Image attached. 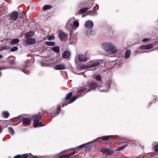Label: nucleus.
<instances>
[{"instance_id": "9d476101", "label": "nucleus", "mask_w": 158, "mask_h": 158, "mask_svg": "<svg viewBox=\"0 0 158 158\" xmlns=\"http://www.w3.org/2000/svg\"><path fill=\"white\" fill-rule=\"evenodd\" d=\"M98 9V7L97 6H94L93 9L92 10H90L88 12V14L90 15L93 16L96 14V11Z\"/></svg>"}, {"instance_id": "2f4dec72", "label": "nucleus", "mask_w": 158, "mask_h": 158, "mask_svg": "<svg viewBox=\"0 0 158 158\" xmlns=\"http://www.w3.org/2000/svg\"><path fill=\"white\" fill-rule=\"evenodd\" d=\"M18 48L17 47H14L10 49V51L11 52H14L17 51L18 49Z\"/></svg>"}, {"instance_id": "f3484780", "label": "nucleus", "mask_w": 158, "mask_h": 158, "mask_svg": "<svg viewBox=\"0 0 158 158\" xmlns=\"http://www.w3.org/2000/svg\"><path fill=\"white\" fill-rule=\"evenodd\" d=\"M71 27L72 28H75L77 27L79 25V23L78 21L77 20H75L73 23L71 24L70 25Z\"/></svg>"}, {"instance_id": "4c0bfd02", "label": "nucleus", "mask_w": 158, "mask_h": 158, "mask_svg": "<svg viewBox=\"0 0 158 158\" xmlns=\"http://www.w3.org/2000/svg\"><path fill=\"white\" fill-rule=\"evenodd\" d=\"M88 65H83L81 66V68L83 69L89 68L88 67Z\"/></svg>"}, {"instance_id": "a211bd4d", "label": "nucleus", "mask_w": 158, "mask_h": 158, "mask_svg": "<svg viewBox=\"0 0 158 158\" xmlns=\"http://www.w3.org/2000/svg\"><path fill=\"white\" fill-rule=\"evenodd\" d=\"M70 56V52L68 51H64L62 55L63 57L65 59L69 58Z\"/></svg>"}, {"instance_id": "aec40b11", "label": "nucleus", "mask_w": 158, "mask_h": 158, "mask_svg": "<svg viewBox=\"0 0 158 158\" xmlns=\"http://www.w3.org/2000/svg\"><path fill=\"white\" fill-rule=\"evenodd\" d=\"M19 19H23L24 20L25 19V20H29L30 19L29 18H27V16H26L23 13L22 14H19Z\"/></svg>"}, {"instance_id": "7ed1b4c3", "label": "nucleus", "mask_w": 158, "mask_h": 158, "mask_svg": "<svg viewBox=\"0 0 158 158\" xmlns=\"http://www.w3.org/2000/svg\"><path fill=\"white\" fill-rule=\"evenodd\" d=\"M41 118V116L38 115H34L31 117V119H34V122L33 123L34 126L36 127L38 126L40 127L43 126L44 125L39 120Z\"/></svg>"}, {"instance_id": "6ab92c4d", "label": "nucleus", "mask_w": 158, "mask_h": 158, "mask_svg": "<svg viewBox=\"0 0 158 158\" xmlns=\"http://www.w3.org/2000/svg\"><path fill=\"white\" fill-rule=\"evenodd\" d=\"M31 119L27 118H23V123L24 124L29 125L31 124Z\"/></svg>"}, {"instance_id": "7c9ffc66", "label": "nucleus", "mask_w": 158, "mask_h": 158, "mask_svg": "<svg viewBox=\"0 0 158 158\" xmlns=\"http://www.w3.org/2000/svg\"><path fill=\"white\" fill-rule=\"evenodd\" d=\"M87 145V144H83L79 146L78 147L75 148L76 150H77L78 148H81L83 147H85Z\"/></svg>"}, {"instance_id": "de8ad7c7", "label": "nucleus", "mask_w": 158, "mask_h": 158, "mask_svg": "<svg viewBox=\"0 0 158 158\" xmlns=\"http://www.w3.org/2000/svg\"><path fill=\"white\" fill-rule=\"evenodd\" d=\"M100 91H104V92H106V91H107V90H100Z\"/></svg>"}, {"instance_id": "5fc2aeb1", "label": "nucleus", "mask_w": 158, "mask_h": 158, "mask_svg": "<svg viewBox=\"0 0 158 158\" xmlns=\"http://www.w3.org/2000/svg\"><path fill=\"white\" fill-rule=\"evenodd\" d=\"M1 73L0 72V76H1Z\"/></svg>"}, {"instance_id": "f257e3e1", "label": "nucleus", "mask_w": 158, "mask_h": 158, "mask_svg": "<svg viewBox=\"0 0 158 158\" xmlns=\"http://www.w3.org/2000/svg\"><path fill=\"white\" fill-rule=\"evenodd\" d=\"M102 47L106 52L111 51L112 53L117 52L118 50L111 43L107 42L102 44Z\"/></svg>"}, {"instance_id": "c85d7f7f", "label": "nucleus", "mask_w": 158, "mask_h": 158, "mask_svg": "<svg viewBox=\"0 0 158 158\" xmlns=\"http://www.w3.org/2000/svg\"><path fill=\"white\" fill-rule=\"evenodd\" d=\"M8 129L9 133L11 135H13L14 133V131L13 128L11 127H9Z\"/></svg>"}, {"instance_id": "f8f14e48", "label": "nucleus", "mask_w": 158, "mask_h": 158, "mask_svg": "<svg viewBox=\"0 0 158 158\" xmlns=\"http://www.w3.org/2000/svg\"><path fill=\"white\" fill-rule=\"evenodd\" d=\"M35 32L33 31H30L25 34L24 37L26 39L29 38L30 37L33 36Z\"/></svg>"}, {"instance_id": "4468645a", "label": "nucleus", "mask_w": 158, "mask_h": 158, "mask_svg": "<svg viewBox=\"0 0 158 158\" xmlns=\"http://www.w3.org/2000/svg\"><path fill=\"white\" fill-rule=\"evenodd\" d=\"M101 63L98 61H95L94 62L88 65V67L89 68L92 67H95L98 66Z\"/></svg>"}, {"instance_id": "2eb2a0df", "label": "nucleus", "mask_w": 158, "mask_h": 158, "mask_svg": "<svg viewBox=\"0 0 158 158\" xmlns=\"http://www.w3.org/2000/svg\"><path fill=\"white\" fill-rule=\"evenodd\" d=\"M90 9V8L89 7H85L79 10L77 14H83L86 12L88 10Z\"/></svg>"}, {"instance_id": "4be33fe9", "label": "nucleus", "mask_w": 158, "mask_h": 158, "mask_svg": "<svg viewBox=\"0 0 158 158\" xmlns=\"http://www.w3.org/2000/svg\"><path fill=\"white\" fill-rule=\"evenodd\" d=\"M97 84L95 82H91L89 84V87L91 89H94L97 86Z\"/></svg>"}, {"instance_id": "cd10ccee", "label": "nucleus", "mask_w": 158, "mask_h": 158, "mask_svg": "<svg viewBox=\"0 0 158 158\" xmlns=\"http://www.w3.org/2000/svg\"><path fill=\"white\" fill-rule=\"evenodd\" d=\"M2 114L3 116L5 118H7L9 115V113L6 111L2 112Z\"/></svg>"}, {"instance_id": "3c124183", "label": "nucleus", "mask_w": 158, "mask_h": 158, "mask_svg": "<svg viewBox=\"0 0 158 158\" xmlns=\"http://www.w3.org/2000/svg\"><path fill=\"white\" fill-rule=\"evenodd\" d=\"M2 129L1 128H0V133H1L2 132Z\"/></svg>"}, {"instance_id": "58836bf2", "label": "nucleus", "mask_w": 158, "mask_h": 158, "mask_svg": "<svg viewBox=\"0 0 158 158\" xmlns=\"http://www.w3.org/2000/svg\"><path fill=\"white\" fill-rule=\"evenodd\" d=\"M73 150L74 151V152H73L71 153H70V154H68V155L69 156V158L70 157V156H72V155H73V154H74L75 153V152L74 151L75 150H76V149H75V148H73Z\"/></svg>"}, {"instance_id": "c756f323", "label": "nucleus", "mask_w": 158, "mask_h": 158, "mask_svg": "<svg viewBox=\"0 0 158 158\" xmlns=\"http://www.w3.org/2000/svg\"><path fill=\"white\" fill-rule=\"evenodd\" d=\"M127 146V145H125V146H122L117 148L116 149V151H120L125 148Z\"/></svg>"}, {"instance_id": "37998d69", "label": "nucleus", "mask_w": 158, "mask_h": 158, "mask_svg": "<svg viewBox=\"0 0 158 158\" xmlns=\"http://www.w3.org/2000/svg\"><path fill=\"white\" fill-rule=\"evenodd\" d=\"M93 4H92L90 6H88V7H89L91 9L93 6Z\"/></svg>"}, {"instance_id": "a18cd8bd", "label": "nucleus", "mask_w": 158, "mask_h": 158, "mask_svg": "<svg viewBox=\"0 0 158 158\" xmlns=\"http://www.w3.org/2000/svg\"><path fill=\"white\" fill-rule=\"evenodd\" d=\"M66 151V150H64L63 151H62V152H60V154L62 153L63 152H65Z\"/></svg>"}, {"instance_id": "0eeeda50", "label": "nucleus", "mask_w": 158, "mask_h": 158, "mask_svg": "<svg viewBox=\"0 0 158 158\" xmlns=\"http://www.w3.org/2000/svg\"><path fill=\"white\" fill-rule=\"evenodd\" d=\"M78 57L79 61L80 62L86 61L88 60V58L87 56L82 54L78 55Z\"/></svg>"}, {"instance_id": "1a4fd4ad", "label": "nucleus", "mask_w": 158, "mask_h": 158, "mask_svg": "<svg viewBox=\"0 0 158 158\" xmlns=\"http://www.w3.org/2000/svg\"><path fill=\"white\" fill-rule=\"evenodd\" d=\"M154 45L152 44H150L146 45H143L141 46L139 48L142 49H149L152 48Z\"/></svg>"}, {"instance_id": "473e14b6", "label": "nucleus", "mask_w": 158, "mask_h": 158, "mask_svg": "<svg viewBox=\"0 0 158 158\" xmlns=\"http://www.w3.org/2000/svg\"><path fill=\"white\" fill-rule=\"evenodd\" d=\"M110 136H106L99 137V138H101L102 139V140H107L108 139L109 137Z\"/></svg>"}, {"instance_id": "e433bc0d", "label": "nucleus", "mask_w": 158, "mask_h": 158, "mask_svg": "<svg viewBox=\"0 0 158 158\" xmlns=\"http://www.w3.org/2000/svg\"><path fill=\"white\" fill-rule=\"evenodd\" d=\"M154 150L155 152H158V144L155 145L154 148Z\"/></svg>"}, {"instance_id": "49530a36", "label": "nucleus", "mask_w": 158, "mask_h": 158, "mask_svg": "<svg viewBox=\"0 0 158 158\" xmlns=\"http://www.w3.org/2000/svg\"><path fill=\"white\" fill-rule=\"evenodd\" d=\"M32 158H38V157L36 156H34L32 157Z\"/></svg>"}, {"instance_id": "5701e85b", "label": "nucleus", "mask_w": 158, "mask_h": 158, "mask_svg": "<svg viewBox=\"0 0 158 158\" xmlns=\"http://www.w3.org/2000/svg\"><path fill=\"white\" fill-rule=\"evenodd\" d=\"M52 5H44L43 7V9L44 10H47L49 9L52 8Z\"/></svg>"}, {"instance_id": "20e7f679", "label": "nucleus", "mask_w": 158, "mask_h": 158, "mask_svg": "<svg viewBox=\"0 0 158 158\" xmlns=\"http://www.w3.org/2000/svg\"><path fill=\"white\" fill-rule=\"evenodd\" d=\"M10 20H16L19 16V13L17 11H14L9 15Z\"/></svg>"}, {"instance_id": "ddd939ff", "label": "nucleus", "mask_w": 158, "mask_h": 158, "mask_svg": "<svg viewBox=\"0 0 158 158\" xmlns=\"http://www.w3.org/2000/svg\"><path fill=\"white\" fill-rule=\"evenodd\" d=\"M59 38L62 41H65L68 39L67 35L64 32L61 33L59 35Z\"/></svg>"}, {"instance_id": "412c9836", "label": "nucleus", "mask_w": 158, "mask_h": 158, "mask_svg": "<svg viewBox=\"0 0 158 158\" xmlns=\"http://www.w3.org/2000/svg\"><path fill=\"white\" fill-rule=\"evenodd\" d=\"M19 41L18 39H15L12 40L10 41V44L12 45H14L18 44Z\"/></svg>"}, {"instance_id": "ea45409f", "label": "nucleus", "mask_w": 158, "mask_h": 158, "mask_svg": "<svg viewBox=\"0 0 158 158\" xmlns=\"http://www.w3.org/2000/svg\"><path fill=\"white\" fill-rule=\"evenodd\" d=\"M150 40L149 39H148L147 38H145V39H143L142 40V41L143 42H147L148 41H149Z\"/></svg>"}, {"instance_id": "39448f33", "label": "nucleus", "mask_w": 158, "mask_h": 158, "mask_svg": "<svg viewBox=\"0 0 158 158\" xmlns=\"http://www.w3.org/2000/svg\"><path fill=\"white\" fill-rule=\"evenodd\" d=\"M101 151L104 154L106 155H111L113 153V151L111 150L105 148L101 149Z\"/></svg>"}, {"instance_id": "c03bdc74", "label": "nucleus", "mask_w": 158, "mask_h": 158, "mask_svg": "<svg viewBox=\"0 0 158 158\" xmlns=\"http://www.w3.org/2000/svg\"><path fill=\"white\" fill-rule=\"evenodd\" d=\"M56 113L55 114V115H58V114H59V112L58 111H56Z\"/></svg>"}, {"instance_id": "8fccbe9b", "label": "nucleus", "mask_w": 158, "mask_h": 158, "mask_svg": "<svg viewBox=\"0 0 158 158\" xmlns=\"http://www.w3.org/2000/svg\"><path fill=\"white\" fill-rule=\"evenodd\" d=\"M86 15H82V17H84V16H85Z\"/></svg>"}, {"instance_id": "393cba45", "label": "nucleus", "mask_w": 158, "mask_h": 158, "mask_svg": "<svg viewBox=\"0 0 158 158\" xmlns=\"http://www.w3.org/2000/svg\"><path fill=\"white\" fill-rule=\"evenodd\" d=\"M93 77L98 81H100L101 79V77L99 75H95L93 76Z\"/></svg>"}, {"instance_id": "a878e982", "label": "nucleus", "mask_w": 158, "mask_h": 158, "mask_svg": "<svg viewBox=\"0 0 158 158\" xmlns=\"http://www.w3.org/2000/svg\"><path fill=\"white\" fill-rule=\"evenodd\" d=\"M52 50L56 52H58L60 51L59 47L55 46L52 48Z\"/></svg>"}, {"instance_id": "6e6552de", "label": "nucleus", "mask_w": 158, "mask_h": 158, "mask_svg": "<svg viewBox=\"0 0 158 158\" xmlns=\"http://www.w3.org/2000/svg\"><path fill=\"white\" fill-rule=\"evenodd\" d=\"M26 42L28 45H32L36 43V40L35 39L32 38H27Z\"/></svg>"}, {"instance_id": "864d4df0", "label": "nucleus", "mask_w": 158, "mask_h": 158, "mask_svg": "<svg viewBox=\"0 0 158 158\" xmlns=\"http://www.w3.org/2000/svg\"><path fill=\"white\" fill-rule=\"evenodd\" d=\"M67 26H68V23H67Z\"/></svg>"}, {"instance_id": "9b49d317", "label": "nucleus", "mask_w": 158, "mask_h": 158, "mask_svg": "<svg viewBox=\"0 0 158 158\" xmlns=\"http://www.w3.org/2000/svg\"><path fill=\"white\" fill-rule=\"evenodd\" d=\"M77 36L73 34H71L69 38V40L71 43L75 42L77 40Z\"/></svg>"}, {"instance_id": "c9c22d12", "label": "nucleus", "mask_w": 158, "mask_h": 158, "mask_svg": "<svg viewBox=\"0 0 158 158\" xmlns=\"http://www.w3.org/2000/svg\"><path fill=\"white\" fill-rule=\"evenodd\" d=\"M21 158H27L28 156L27 154L20 155Z\"/></svg>"}, {"instance_id": "f03ea898", "label": "nucleus", "mask_w": 158, "mask_h": 158, "mask_svg": "<svg viewBox=\"0 0 158 158\" xmlns=\"http://www.w3.org/2000/svg\"><path fill=\"white\" fill-rule=\"evenodd\" d=\"M73 93L72 92H69L66 96L65 98L64 99V102H66L67 103L66 104H63L62 105V107H63L64 106H67L68 104H70L74 101L80 97L81 94H79L77 96H73L69 100L67 101L72 95Z\"/></svg>"}, {"instance_id": "bb28decb", "label": "nucleus", "mask_w": 158, "mask_h": 158, "mask_svg": "<svg viewBox=\"0 0 158 158\" xmlns=\"http://www.w3.org/2000/svg\"><path fill=\"white\" fill-rule=\"evenodd\" d=\"M46 44L49 46H53L55 45V43L53 42L47 41L46 43Z\"/></svg>"}, {"instance_id": "09e8293b", "label": "nucleus", "mask_w": 158, "mask_h": 158, "mask_svg": "<svg viewBox=\"0 0 158 158\" xmlns=\"http://www.w3.org/2000/svg\"><path fill=\"white\" fill-rule=\"evenodd\" d=\"M15 61H14V60H13V61H12V62L11 63V64H13V63H15Z\"/></svg>"}, {"instance_id": "423d86ee", "label": "nucleus", "mask_w": 158, "mask_h": 158, "mask_svg": "<svg viewBox=\"0 0 158 158\" xmlns=\"http://www.w3.org/2000/svg\"><path fill=\"white\" fill-rule=\"evenodd\" d=\"M84 26L86 28L90 29L93 27L94 23L91 20H87L85 23Z\"/></svg>"}, {"instance_id": "72a5a7b5", "label": "nucleus", "mask_w": 158, "mask_h": 158, "mask_svg": "<svg viewBox=\"0 0 158 158\" xmlns=\"http://www.w3.org/2000/svg\"><path fill=\"white\" fill-rule=\"evenodd\" d=\"M55 39L54 36L53 35H50L48 37V40H53Z\"/></svg>"}, {"instance_id": "f704fd0d", "label": "nucleus", "mask_w": 158, "mask_h": 158, "mask_svg": "<svg viewBox=\"0 0 158 158\" xmlns=\"http://www.w3.org/2000/svg\"><path fill=\"white\" fill-rule=\"evenodd\" d=\"M69 156L68 154H66L63 156H60L58 158H69Z\"/></svg>"}, {"instance_id": "a19ab883", "label": "nucleus", "mask_w": 158, "mask_h": 158, "mask_svg": "<svg viewBox=\"0 0 158 158\" xmlns=\"http://www.w3.org/2000/svg\"><path fill=\"white\" fill-rule=\"evenodd\" d=\"M84 89V87H81L78 90V92H81L83 91Z\"/></svg>"}, {"instance_id": "b1692460", "label": "nucleus", "mask_w": 158, "mask_h": 158, "mask_svg": "<svg viewBox=\"0 0 158 158\" xmlns=\"http://www.w3.org/2000/svg\"><path fill=\"white\" fill-rule=\"evenodd\" d=\"M131 53V50H127L125 52V58H128Z\"/></svg>"}, {"instance_id": "dca6fc26", "label": "nucleus", "mask_w": 158, "mask_h": 158, "mask_svg": "<svg viewBox=\"0 0 158 158\" xmlns=\"http://www.w3.org/2000/svg\"><path fill=\"white\" fill-rule=\"evenodd\" d=\"M54 68L56 70H62L64 69L65 66L64 64H61L55 66Z\"/></svg>"}, {"instance_id": "603ef678", "label": "nucleus", "mask_w": 158, "mask_h": 158, "mask_svg": "<svg viewBox=\"0 0 158 158\" xmlns=\"http://www.w3.org/2000/svg\"><path fill=\"white\" fill-rule=\"evenodd\" d=\"M2 55H0V58L2 57Z\"/></svg>"}, {"instance_id": "79ce46f5", "label": "nucleus", "mask_w": 158, "mask_h": 158, "mask_svg": "<svg viewBox=\"0 0 158 158\" xmlns=\"http://www.w3.org/2000/svg\"><path fill=\"white\" fill-rule=\"evenodd\" d=\"M14 158H21L20 155H18L15 156Z\"/></svg>"}]
</instances>
